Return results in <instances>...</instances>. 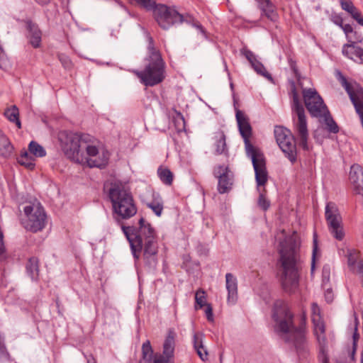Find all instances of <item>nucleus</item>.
I'll return each instance as SVG.
<instances>
[{
  "label": "nucleus",
  "instance_id": "obj_50",
  "mask_svg": "<svg viewBox=\"0 0 363 363\" xmlns=\"http://www.w3.org/2000/svg\"><path fill=\"white\" fill-rule=\"evenodd\" d=\"M350 15L356 21H357L358 18L362 17L361 13L357 10V8L354 10V11L351 12Z\"/></svg>",
  "mask_w": 363,
  "mask_h": 363
},
{
  "label": "nucleus",
  "instance_id": "obj_30",
  "mask_svg": "<svg viewBox=\"0 0 363 363\" xmlns=\"http://www.w3.org/2000/svg\"><path fill=\"white\" fill-rule=\"evenodd\" d=\"M4 114L11 122L16 123L18 128H21V122L18 119V109L16 106L6 110Z\"/></svg>",
  "mask_w": 363,
  "mask_h": 363
},
{
  "label": "nucleus",
  "instance_id": "obj_59",
  "mask_svg": "<svg viewBox=\"0 0 363 363\" xmlns=\"http://www.w3.org/2000/svg\"><path fill=\"white\" fill-rule=\"evenodd\" d=\"M361 363H363V351H362V354Z\"/></svg>",
  "mask_w": 363,
  "mask_h": 363
},
{
  "label": "nucleus",
  "instance_id": "obj_34",
  "mask_svg": "<svg viewBox=\"0 0 363 363\" xmlns=\"http://www.w3.org/2000/svg\"><path fill=\"white\" fill-rule=\"evenodd\" d=\"M142 353L143 358L145 359H150L153 353V350L152 349L150 342L147 340L143 344L142 346Z\"/></svg>",
  "mask_w": 363,
  "mask_h": 363
},
{
  "label": "nucleus",
  "instance_id": "obj_45",
  "mask_svg": "<svg viewBox=\"0 0 363 363\" xmlns=\"http://www.w3.org/2000/svg\"><path fill=\"white\" fill-rule=\"evenodd\" d=\"M357 324H358V321H357V319L356 318L355 320V327H354V333L353 334V349H354V351L356 349V347H357V342L359 339V334L357 333Z\"/></svg>",
  "mask_w": 363,
  "mask_h": 363
},
{
  "label": "nucleus",
  "instance_id": "obj_24",
  "mask_svg": "<svg viewBox=\"0 0 363 363\" xmlns=\"http://www.w3.org/2000/svg\"><path fill=\"white\" fill-rule=\"evenodd\" d=\"M13 147L9 138L2 132L0 133V156L9 157L13 153Z\"/></svg>",
  "mask_w": 363,
  "mask_h": 363
},
{
  "label": "nucleus",
  "instance_id": "obj_4",
  "mask_svg": "<svg viewBox=\"0 0 363 363\" xmlns=\"http://www.w3.org/2000/svg\"><path fill=\"white\" fill-rule=\"evenodd\" d=\"M235 117L240 133L244 140L246 153L252 160L257 186H264L268 180L265 160L260 150L250 143L252 128L249 119L242 111L238 109L236 110Z\"/></svg>",
  "mask_w": 363,
  "mask_h": 363
},
{
  "label": "nucleus",
  "instance_id": "obj_28",
  "mask_svg": "<svg viewBox=\"0 0 363 363\" xmlns=\"http://www.w3.org/2000/svg\"><path fill=\"white\" fill-rule=\"evenodd\" d=\"M28 150L30 154L37 157H43L46 155V151L44 147L35 141L30 143Z\"/></svg>",
  "mask_w": 363,
  "mask_h": 363
},
{
  "label": "nucleus",
  "instance_id": "obj_22",
  "mask_svg": "<svg viewBox=\"0 0 363 363\" xmlns=\"http://www.w3.org/2000/svg\"><path fill=\"white\" fill-rule=\"evenodd\" d=\"M226 289L228 290V301L234 303L237 299L238 282L236 277L231 273L225 274Z\"/></svg>",
  "mask_w": 363,
  "mask_h": 363
},
{
  "label": "nucleus",
  "instance_id": "obj_26",
  "mask_svg": "<svg viewBox=\"0 0 363 363\" xmlns=\"http://www.w3.org/2000/svg\"><path fill=\"white\" fill-rule=\"evenodd\" d=\"M157 174L163 184L168 186L172 184L174 176L169 169L160 167L157 169Z\"/></svg>",
  "mask_w": 363,
  "mask_h": 363
},
{
  "label": "nucleus",
  "instance_id": "obj_54",
  "mask_svg": "<svg viewBox=\"0 0 363 363\" xmlns=\"http://www.w3.org/2000/svg\"><path fill=\"white\" fill-rule=\"evenodd\" d=\"M62 65L65 67H69V65H70V62L69 60V59L67 57H63V58H61L60 59Z\"/></svg>",
  "mask_w": 363,
  "mask_h": 363
},
{
  "label": "nucleus",
  "instance_id": "obj_10",
  "mask_svg": "<svg viewBox=\"0 0 363 363\" xmlns=\"http://www.w3.org/2000/svg\"><path fill=\"white\" fill-rule=\"evenodd\" d=\"M291 68L297 78L298 85L303 89V100L308 111L313 117H321L327 111L322 98L315 89H303L298 70L293 65H291Z\"/></svg>",
  "mask_w": 363,
  "mask_h": 363
},
{
  "label": "nucleus",
  "instance_id": "obj_60",
  "mask_svg": "<svg viewBox=\"0 0 363 363\" xmlns=\"http://www.w3.org/2000/svg\"><path fill=\"white\" fill-rule=\"evenodd\" d=\"M1 131L0 130V133H1Z\"/></svg>",
  "mask_w": 363,
  "mask_h": 363
},
{
  "label": "nucleus",
  "instance_id": "obj_2",
  "mask_svg": "<svg viewBox=\"0 0 363 363\" xmlns=\"http://www.w3.org/2000/svg\"><path fill=\"white\" fill-rule=\"evenodd\" d=\"M139 228L122 225V230L128 240L133 257L139 259L143 250L147 265L154 268L157 262V238L155 229L143 218L139 220Z\"/></svg>",
  "mask_w": 363,
  "mask_h": 363
},
{
  "label": "nucleus",
  "instance_id": "obj_55",
  "mask_svg": "<svg viewBox=\"0 0 363 363\" xmlns=\"http://www.w3.org/2000/svg\"><path fill=\"white\" fill-rule=\"evenodd\" d=\"M87 363H96V360L92 354L86 356Z\"/></svg>",
  "mask_w": 363,
  "mask_h": 363
},
{
  "label": "nucleus",
  "instance_id": "obj_37",
  "mask_svg": "<svg viewBox=\"0 0 363 363\" xmlns=\"http://www.w3.org/2000/svg\"><path fill=\"white\" fill-rule=\"evenodd\" d=\"M138 4L147 10H153L157 6L155 0H135Z\"/></svg>",
  "mask_w": 363,
  "mask_h": 363
},
{
  "label": "nucleus",
  "instance_id": "obj_16",
  "mask_svg": "<svg viewBox=\"0 0 363 363\" xmlns=\"http://www.w3.org/2000/svg\"><path fill=\"white\" fill-rule=\"evenodd\" d=\"M213 174L218 180V191L220 194L229 192L233 185V174L228 167L218 165L214 167Z\"/></svg>",
  "mask_w": 363,
  "mask_h": 363
},
{
  "label": "nucleus",
  "instance_id": "obj_57",
  "mask_svg": "<svg viewBox=\"0 0 363 363\" xmlns=\"http://www.w3.org/2000/svg\"><path fill=\"white\" fill-rule=\"evenodd\" d=\"M357 21L358 22V23H359L361 26H363V16H362L361 18H358V20Z\"/></svg>",
  "mask_w": 363,
  "mask_h": 363
},
{
  "label": "nucleus",
  "instance_id": "obj_9",
  "mask_svg": "<svg viewBox=\"0 0 363 363\" xmlns=\"http://www.w3.org/2000/svg\"><path fill=\"white\" fill-rule=\"evenodd\" d=\"M23 213L21 224L26 230L38 233L45 228L47 215L39 201H35L27 203L23 207Z\"/></svg>",
  "mask_w": 363,
  "mask_h": 363
},
{
  "label": "nucleus",
  "instance_id": "obj_20",
  "mask_svg": "<svg viewBox=\"0 0 363 363\" xmlns=\"http://www.w3.org/2000/svg\"><path fill=\"white\" fill-rule=\"evenodd\" d=\"M342 52L345 57L354 62L363 64V48L356 45H344Z\"/></svg>",
  "mask_w": 363,
  "mask_h": 363
},
{
  "label": "nucleus",
  "instance_id": "obj_14",
  "mask_svg": "<svg viewBox=\"0 0 363 363\" xmlns=\"http://www.w3.org/2000/svg\"><path fill=\"white\" fill-rule=\"evenodd\" d=\"M153 14L158 25L165 30L176 23H181L184 21L182 15L174 9L164 4H158L155 8Z\"/></svg>",
  "mask_w": 363,
  "mask_h": 363
},
{
  "label": "nucleus",
  "instance_id": "obj_25",
  "mask_svg": "<svg viewBox=\"0 0 363 363\" xmlns=\"http://www.w3.org/2000/svg\"><path fill=\"white\" fill-rule=\"evenodd\" d=\"M216 153L217 155H221L227 152L225 135L222 131H218L215 133L214 136Z\"/></svg>",
  "mask_w": 363,
  "mask_h": 363
},
{
  "label": "nucleus",
  "instance_id": "obj_40",
  "mask_svg": "<svg viewBox=\"0 0 363 363\" xmlns=\"http://www.w3.org/2000/svg\"><path fill=\"white\" fill-rule=\"evenodd\" d=\"M258 205L264 211L267 210L269 207V201L265 198L264 194L262 192L259 194Z\"/></svg>",
  "mask_w": 363,
  "mask_h": 363
},
{
  "label": "nucleus",
  "instance_id": "obj_23",
  "mask_svg": "<svg viewBox=\"0 0 363 363\" xmlns=\"http://www.w3.org/2000/svg\"><path fill=\"white\" fill-rule=\"evenodd\" d=\"M28 276L33 281H37L39 277V261L37 257H30L26 266Z\"/></svg>",
  "mask_w": 363,
  "mask_h": 363
},
{
  "label": "nucleus",
  "instance_id": "obj_12",
  "mask_svg": "<svg viewBox=\"0 0 363 363\" xmlns=\"http://www.w3.org/2000/svg\"><path fill=\"white\" fill-rule=\"evenodd\" d=\"M325 216L330 233L336 240L339 241L342 240L345 238V231L342 217L335 203L328 202L326 204Z\"/></svg>",
  "mask_w": 363,
  "mask_h": 363
},
{
  "label": "nucleus",
  "instance_id": "obj_47",
  "mask_svg": "<svg viewBox=\"0 0 363 363\" xmlns=\"http://www.w3.org/2000/svg\"><path fill=\"white\" fill-rule=\"evenodd\" d=\"M6 253L4 242L0 243V262L6 259Z\"/></svg>",
  "mask_w": 363,
  "mask_h": 363
},
{
  "label": "nucleus",
  "instance_id": "obj_32",
  "mask_svg": "<svg viewBox=\"0 0 363 363\" xmlns=\"http://www.w3.org/2000/svg\"><path fill=\"white\" fill-rule=\"evenodd\" d=\"M252 67L257 74L264 77L270 81H272L271 74L266 70L264 65L258 60L254 62V63L252 65Z\"/></svg>",
  "mask_w": 363,
  "mask_h": 363
},
{
  "label": "nucleus",
  "instance_id": "obj_27",
  "mask_svg": "<svg viewBox=\"0 0 363 363\" xmlns=\"http://www.w3.org/2000/svg\"><path fill=\"white\" fill-rule=\"evenodd\" d=\"M147 206L150 208L156 216H160L163 211V201L159 196L155 197L152 201L147 203Z\"/></svg>",
  "mask_w": 363,
  "mask_h": 363
},
{
  "label": "nucleus",
  "instance_id": "obj_56",
  "mask_svg": "<svg viewBox=\"0 0 363 363\" xmlns=\"http://www.w3.org/2000/svg\"><path fill=\"white\" fill-rule=\"evenodd\" d=\"M40 4H46L49 2V0H35Z\"/></svg>",
  "mask_w": 363,
  "mask_h": 363
},
{
  "label": "nucleus",
  "instance_id": "obj_21",
  "mask_svg": "<svg viewBox=\"0 0 363 363\" xmlns=\"http://www.w3.org/2000/svg\"><path fill=\"white\" fill-rule=\"evenodd\" d=\"M27 38L30 44L35 48H39L41 43L42 33L38 26L31 21L27 23Z\"/></svg>",
  "mask_w": 363,
  "mask_h": 363
},
{
  "label": "nucleus",
  "instance_id": "obj_58",
  "mask_svg": "<svg viewBox=\"0 0 363 363\" xmlns=\"http://www.w3.org/2000/svg\"><path fill=\"white\" fill-rule=\"evenodd\" d=\"M3 238H4L3 233L0 231V243L4 242Z\"/></svg>",
  "mask_w": 363,
  "mask_h": 363
},
{
  "label": "nucleus",
  "instance_id": "obj_44",
  "mask_svg": "<svg viewBox=\"0 0 363 363\" xmlns=\"http://www.w3.org/2000/svg\"><path fill=\"white\" fill-rule=\"evenodd\" d=\"M341 28L344 31L346 35V38L352 39V38L350 36V34L353 31L352 27L350 24H343Z\"/></svg>",
  "mask_w": 363,
  "mask_h": 363
},
{
  "label": "nucleus",
  "instance_id": "obj_42",
  "mask_svg": "<svg viewBox=\"0 0 363 363\" xmlns=\"http://www.w3.org/2000/svg\"><path fill=\"white\" fill-rule=\"evenodd\" d=\"M8 66V60L3 50V48L0 45V68L6 69Z\"/></svg>",
  "mask_w": 363,
  "mask_h": 363
},
{
  "label": "nucleus",
  "instance_id": "obj_52",
  "mask_svg": "<svg viewBox=\"0 0 363 363\" xmlns=\"http://www.w3.org/2000/svg\"><path fill=\"white\" fill-rule=\"evenodd\" d=\"M6 351V347L4 342V337L0 333V352L4 353Z\"/></svg>",
  "mask_w": 363,
  "mask_h": 363
},
{
  "label": "nucleus",
  "instance_id": "obj_3",
  "mask_svg": "<svg viewBox=\"0 0 363 363\" xmlns=\"http://www.w3.org/2000/svg\"><path fill=\"white\" fill-rule=\"evenodd\" d=\"M273 319L276 333L286 342L291 344L297 354L305 355L308 352V342L305 326L296 328L293 323V315L283 301H277L274 305Z\"/></svg>",
  "mask_w": 363,
  "mask_h": 363
},
{
  "label": "nucleus",
  "instance_id": "obj_8",
  "mask_svg": "<svg viewBox=\"0 0 363 363\" xmlns=\"http://www.w3.org/2000/svg\"><path fill=\"white\" fill-rule=\"evenodd\" d=\"M91 136L89 134L63 131L59 135L61 148L65 155L77 163H84L87 160L84 152L82 150V144L86 143Z\"/></svg>",
  "mask_w": 363,
  "mask_h": 363
},
{
  "label": "nucleus",
  "instance_id": "obj_11",
  "mask_svg": "<svg viewBox=\"0 0 363 363\" xmlns=\"http://www.w3.org/2000/svg\"><path fill=\"white\" fill-rule=\"evenodd\" d=\"M311 319L313 324V333L320 346V360L322 363H329L327 356L325 327L320 315V308L316 303H313L311 305Z\"/></svg>",
  "mask_w": 363,
  "mask_h": 363
},
{
  "label": "nucleus",
  "instance_id": "obj_6",
  "mask_svg": "<svg viewBox=\"0 0 363 363\" xmlns=\"http://www.w3.org/2000/svg\"><path fill=\"white\" fill-rule=\"evenodd\" d=\"M291 94L293 101L291 105L293 130L299 146L303 150H308L309 149L308 145L309 134L306 116L294 82H291Z\"/></svg>",
  "mask_w": 363,
  "mask_h": 363
},
{
  "label": "nucleus",
  "instance_id": "obj_49",
  "mask_svg": "<svg viewBox=\"0 0 363 363\" xmlns=\"http://www.w3.org/2000/svg\"><path fill=\"white\" fill-rule=\"evenodd\" d=\"M357 272L360 275L361 281H362V285H363V260H360L358 262Z\"/></svg>",
  "mask_w": 363,
  "mask_h": 363
},
{
  "label": "nucleus",
  "instance_id": "obj_35",
  "mask_svg": "<svg viewBox=\"0 0 363 363\" xmlns=\"http://www.w3.org/2000/svg\"><path fill=\"white\" fill-rule=\"evenodd\" d=\"M195 301L197 305L199 306L200 308H202L206 305V296L205 291L202 289H199L196 292L195 294Z\"/></svg>",
  "mask_w": 363,
  "mask_h": 363
},
{
  "label": "nucleus",
  "instance_id": "obj_41",
  "mask_svg": "<svg viewBox=\"0 0 363 363\" xmlns=\"http://www.w3.org/2000/svg\"><path fill=\"white\" fill-rule=\"evenodd\" d=\"M242 54L247 58L251 65L254 63V62L257 60L253 52L247 49H243L242 50Z\"/></svg>",
  "mask_w": 363,
  "mask_h": 363
},
{
  "label": "nucleus",
  "instance_id": "obj_19",
  "mask_svg": "<svg viewBox=\"0 0 363 363\" xmlns=\"http://www.w3.org/2000/svg\"><path fill=\"white\" fill-rule=\"evenodd\" d=\"M258 4V7L261 10L262 16H265L272 22L277 21L279 18L278 13L276 10V6L270 0H256Z\"/></svg>",
  "mask_w": 363,
  "mask_h": 363
},
{
  "label": "nucleus",
  "instance_id": "obj_53",
  "mask_svg": "<svg viewBox=\"0 0 363 363\" xmlns=\"http://www.w3.org/2000/svg\"><path fill=\"white\" fill-rule=\"evenodd\" d=\"M316 249H317V245H316V244H315L314 248H313V261H312V264H311V271L312 272L314 270V268H315V255Z\"/></svg>",
  "mask_w": 363,
  "mask_h": 363
},
{
  "label": "nucleus",
  "instance_id": "obj_51",
  "mask_svg": "<svg viewBox=\"0 0 363 363\" xmlns=\"http://www.w3.org/2000/svg\"><path fill=\"white\" fill-rule=\"evenodd\" d=\"M325 297L327 302L330 303L333 298V294L332 293V291L327 290L325 294Z\"/></svg>",
  "mask_w": 363,
  "mask_h": 363
},
{
  "label": "nucleus",
  "instance_id": "obj_43",
  "mask_svg": "<svg viewBox=\"0 0 363 363\" xmlns=\"http://www.w3.org/2000/svg\"><path fill=\"white\" fill-rule=\"evenodd\" d=\"M196 352L202 361L208 360V351H207L206 348L205 347V346H203L202 349H201V348L197 349L196 350Z\"/></svg>",
  "mask_w": 363,
  "mask_h": 363
},
{
  "label": "nucleus",
  "instance_id": "obj_31",
  "mask_svg": "<svg viewBox=\"0 0 363 363\" xmlns=\"http://www.w3.org/2000/svg\"><path fill=\"white\" fill-rule=\"evenodd\" d=\"M359 259V252L356 250H350L347 254V262L350 267H354L357 264L358 269V262Z\"/></svg>",
  "mask_w": 363,
  "mask_h": 363
},
{
  "label": "nucleus",
  "instance_id": "obj_29",
  "mask_svg": "<svg viewBox=\"0 0 363 363\" xmlns=\"http://www.w3.org/2000/svg\"><path fill=\"white\" fill-rule=\"evenodd\" d=\"M18 162L21 165H23L29 169H33L35 167L33 158L32 156H30L26 151L21 153L20 157L18 158Z\"/></svg>",
  "mask_w": 363,
  "mask_h": 363
},
{
  "label": "nucleus",
  "instance_id": "obj_13",
  "mask_svg": "<svg viewBox=\"0 0 363 363\" xmlns=\"http://www.w3.org/2000/svg\"><path fill=\"white\" fill-rule=\"evenodd\" d=\"M274 135L283 152L292 163H294L296 161L297 155L295 136L289 129L281 126L275 128Z\"/></svg>",
  "mask_w": 363,
  "mask_h": 363
},
{
  "label": "nucleus",
  "instance_id": "obj_46",
  "mask_svg": "<svg viewBox=\"0 0 363 363\" xmlns=\"http://www.w3.org/2000/svg\"><path fill=\"white\" fill-rule=\"evenodd\" d=\"M332 21L340 28L343 26V19L339 15H334L331 18Z\"/></svg>",
  "mask_w": 363,
  "mask_h": 363
},
{
  "label": "nucleus",
  "instance_id": "obj_5",
  "mask_svg": "<svg viewBox=\"0 0 363 363\" xmlns=\"http://www.w3.org/2000/svg\"><path fill=\"white\" fill-rule=\"evenodd\" d=\"M148 42L147 58V64L143 71H135L134 73L147 86H153L162 82L165 77V63L161 54L154 45L153 38L147 34Z\"/></svg>",
  "mask_w": 363,
  "mask_h": 363
},
{
  "label": "nucleus",
  "instance_id": "obj_33",
  "mask_svg": "<svg viewBox=\"0 0 363 363\" xmlns=\"http://www.w3.org/2000/svg\"><path fill=\"white\" fill-rule=\"evenodd\" d=\"M204 334L201 332L194 333L193 335V345L195 351L197 349H202L203 345Z\"/></svg>",
  "mask_w": 363,
  "mask_h": 363
},
{
  "label": "nucleus",
  "instance_id": "obj_7",
  "mask_svg": "<svg viewBox=\"0 0 363 363\" xmlns=\"http://www.w3.org/2000/svg\"><path fill=\"white\" fill-rule=\"evenodd\" d=\"M113 211L122 219H128L137 213L133 196L121 185L114 184L108 191Z\"/></svg>",
  "mask_w": 363,
  "mask_h": 363
},
{
  "label": "nucleus",
  "instance_id": "obj_1",
  "mask_svg": "<svg viewBox=\"0 0 363 363\" xmlns=\"http://www.w3.org/2000/svg\"><path fill=\"white\" fill-rule=\"evenodd\" d=\"M277 269L283 289L287 293L295 292L299 285L303 262L299 252V243L295 235L286 237L280 242Z\"/></svg>",
  "mask_w": 363,
  "mask_h": 363
},
{
  "label": "nucleus",
  "instance_id": "obj_17",
  "mask_svg": "<svg viewBox=\"0 0 363 363\" xmlns=\"http://www.w3.org/2000/svg\"><path fill=\"white\" fill-rule=\"evenodd\" d=\"M176 337L174 330L169 329L163 344L162 354L155 359L154 363H174Z\"/></svg>",
  "mask_w": 363,
  "mask_h": 363
},
{
  "label": "nucleus",
  "instance_id": "obj_38",
  "mask_svg": "<svg viewBox=\"0 0 363 363\" xmlns=\"http://www.w3.org/2000/svg\"><path fill=\"white\" fill-rule=\"evenodd\" d=\"M325 123L328 127V130L333 133H336L339 131L338 126L334 120L330 117H325Z\"/></svg>",
  "mask_w": 363,
  "mask_h": 363
},
{
  "label": "nucleus",
  "instance_id": "obj_36",
  "mask_svg": "<svg viewBox=\"0 0 363 363\" xmlns=\"http://www.w3.org/2000/svg\"><path fill=\"white\" fill-rule=\"evenodd\" d=\"M350 36L352 38V39L347 38L348 43L346 45H356V43H361L363 40L362 35L357 31L353 30L350 34Z\"/></svg>",
  "mask_w": 363,
  "mask_h": 363
},
{
  "label": "nucleus",
  "instance_id": "obj_39",
  "mask_svg": "<svg viewBox=\"0 0 363 363\" xmlns=\"http://www.w3.org/2000/svg\"><path fill=\"white\" fill-rule=\"evenodd\" d=\"M340 5L342 9L350 14L356 9L350 0H340Z\"/></svg>",
  "mask_w": 363,
  "mask_h": 363
},
{
  "label": "nucleus",
  "instance_id": "obj_48",
  "mask_svg": "<svg viewBox=\"0 0 363 363\" xmlns=\"http://www.w3.org/2000/svg\"><path fill=\"white\" fill-rule=\"evenodd\" d=\"M206 318L209 321L213 320V310L210 305L207 306V308L206 309Z\"/></svg>",
  "mask_w": 363,
  "mask_h": 363
},
{
  "label": "nucleus",
  "instance_id": "obj_15",
  "mask_svg": "<svg viewBox=\"0 0 363 363\" xmlns=\"http://www.w3.org/2000/svg\"><path fill=\"white\" fill-rule=\"evenodd\" d=\"M92 140L93 137L91 136V139L86 143L83 142L82 144V150L84 152V155L88 160L86 161V162H87L91 167L102 168L106 164L108 160V155L107 152H103L101 156H99L98 159H91V157H94L99 155V149L96 145L92 144ZM84 163H85V162Z\"/></svg>",
  "mask_w": 363,
  "mask_h": 363
},
{
  "label": "nucleus",
  "instance_id": "obj_18",
  "mask_svg": "<svg viewBox=\"0 0 363 363\" xmlns=\"http://www.w3.org/2000/svg\"><path fill=\"white\" fill-rule=\"evenodd\" d=\"M350 180L356 193L363 195V170L361 166L357 164L352 165Z\"/></svg>",
  "mask_w": 363,
  "mask_h": 363
}]
</instances>
